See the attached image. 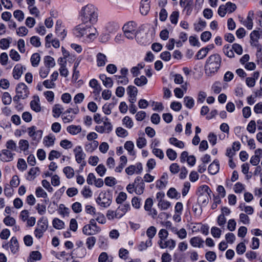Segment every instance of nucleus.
<instances>
[{"label":"nucleus","instance_id":"13d9d810","mask_svg":"<svg viewBox=\"0 0 262 262\" xmlns=\"http://www.w3.org/2000/svg\"><path fill=\"white\" fill-rule=\"evenodd\" d=\"M67 131L70 134L76 135L81 131V127L80 126L71 125L67 127Z\"/></svg>","mask_w":262,"mask_h":262},{"label":"nucleus","instance_id":"052dcab7","mask_svg":"<svg viewBox=\"0 0 262 262\" xmlns=\"http://www.w3.org/2000/svg\"><path fill=\"white\" fill-rule=\"evenodd\" d=\"M63 172L66 174L67 178L68 179L73 178L74 174L73 169L70 166H67L64 167L63 169Z\"/></svg>","mask_w":262,"mask_h":262},{"label":"nucleus","instance_id":"aec40b11","mask_svg":"<svg viewBox=\"0 0 262 262\" xmlns=\"http://www.w3.org/2000/svg\"><path fill=\"white\" fill-rule=\"evenodd\" d=\"M150 9V2L149 0H142L140 2V11L141 14L146 15Z\"/></svg>","mask_w":262,"mask_h":262},{"label":"nucleus","instance_id":"a19ab883","mask_svg":"<svg viewBox=\"0 0 262 262\" xmlns=\"http://www.w3.org/2000/svg\"><path fill=\"white\" fill-rule=\"evenodd\" d=\"M31 62L32 66L34 67H36L39 65L40 60V56L38 53H34L31 57Z\"/></svg>","mask_w":262,"mask_h":262},{"label":"nucleus","instance_id":"f8f14e48","mask_svg":"<svg viewBox=\"0 0 262 262\" xmlns=\"http://www.w3.org/2000/svg\"><path fill=\"white\" fill-rule=\"evenodd\" d=\"M143 170L142 165L138 163L136 165H131L127 167L125 171L127 174L132 176L134 173L139 174Z\"/></svg>","mask_w":262,"mask_h":262},{"label":"nucleus","instance_id":"ddd939ff","mask_svg":"<svg viewBox=\"0 0 262 262\" xmlns=\"http://www.w3.org/2000/svg\"><path fill=\"white\" fill-rule=\"evenodd\" d=\"M158 244L161 249L168 248L170 250H173L176 246V241L172 239L158 241Z\"/></svg>","mask_w":262,"mask_h":262},{"label":"nucleus","instance_id":"6e6552de","mask_svg":"<svg viewBox=\"0 0 262 262\" xmlns=\"http://www.w3.org/2000/svg\"><path fill=\"white\" fill-rule=\"evenodd\" d=\"M103 119L104 120V121L102 125H96L95 129L96 132L100 134H109L113 130V125L112 123L108 121V118L107 117H105Z\"/></svg>","mask_w":262,"mask_h":262},{"label":"nucleus","instance_id":"4be33fe9","mask_svg":"<svg viewBox=\"0 0 262 262\" xmlns=\"http://www.w3.org/2000/svg\"><path fill=\"white\" fill-rule=\"evenodd\" d=\"M254 16L253 11H250L249 12L248 16L246 19L243 21V25L248 29L251 30L253 27V18Z\"/></svg>","mask_w":262,"mask_h":262},{"label":"nucleus","instance_id":"f704fd0d","mask_svg":"<svg viewBox=\"0 0 262 262\" xmlns=\"http://www.w3.org/2000/svg\"><path fill=\"white\" fill-rule=\"evenodd\" d=\"M169 143L174 146L182 149L185 146L184 143L174 137H171L169 139Z\"/></svg>","mask_w":262,"mask_h":262},{"label":"nucleus","instance_id":"c756f323","mask_svg":"<svg viewBox=\"0 0 262 262\" xmlns=\"http://www.w3.org/2000/svg\"><path fill=\"white\" fill-rule=\"evenodd\" d=\"M219 162L217 160H214L211 163L208 167V171L211 174H216L219 170Z\"/></svg>","mask_w":262,"mask_h":262},{"label":"nucleus","instance_id":"37998d69","mask_svg":"<svg viewBox=\"0 0 262 262\" xmlns=\"http://www.w3.org/2000/svg\"><path fill=\"white\" fill-rule=\"evenodd\" d=\"M167 195L171 199H178L180 197V193L174 188H170L167 191Z\"/></svg>","mask_w":262,"mask_h":262},{"label":"nucleus","instance_id":"603ef678","mask_svg":"<svg viewBox=\"0 0 262 262\" xmlns=\"http://www.w3.org/2000/svg\"><path fill=\"white\" fill-rule=\"evenodd\" d=\"M144 134L142 136L139 137L136 141L137 146L139 148H142L146 145L147 141L144 137Z\"/></svg>","mask_w":262,"mask_h":262},{"label":"nucleus","instance_id":"69168bd1","mask_svg":"<svg viewBox=\"0 0 262 262\" xmlns=\"http://www.w3.org/2000/svg\"><path fill=\"white\" fill-rule=\"evenodd\" d=\"M105 184L110 187H113L117 183L116 180L113 177H107L104 180Z\"/></svg>","mask_w":262,"mask_h":262},{"label":"nucleus","instance_id":"9d476101","mask_svg":"<svg viewBox=\"0 0 262 262\" xmlns=\"http://www.w3.org/2000/svg\"><path fill=\"white\" fill-rule=\"evenodd\" d=\"M100 229L97 226L96 223L94 219H91L90 223L84 226L83 232L88 235H94L100 232Z\"/></svg>","mask_w":262,"mask_h":262},{"label":"nucleus","instance_id":"cd10ccee","mask_svg":"<svg viewBox=\"0 0 262 262\" xmlns=\"http://www.w3.org/2000/svg\"><path fill=\"white\" fill-rule=\"evenodd\" d=\"M55 140L54 135L49 134L48 136H45L43 139V143L46 147H51L53 146Z\"/></svg>","mask_w":262,"mask_h":262},{"label":"nucleus","instance_id":"2eb2a0df","mask_svg":"<svg viewBox=\"0 0 262 262\" xmlns=\"http://www.w3.org/2000/svg\"><path fill=\"white\" fill-rule=\"evenodd\" d=\"M126 91L130 103H135L137 100L138 93L137 88L133 85H129L127 88Z\"/></svg>","mask_w":262,"mask_h":262},{"label":"nucleus","instance_id":"8fccbe9b","mask_svg":"<svg viewBox=\"0 0 262 262\" xmlns=\"http://www.w3.org/2000/svg\"><path fill=\"white\" fill-rule=\"evenodd\" d=\"M122 124L127 128H131L134 126V122L129 116H125L122 119Z\"/></svg>","mask_w":262,"mask_h":262},{"label":"nucleus","instance_id":"5fc2aeb1","mask_svg":"<svg viewBox=\"0 0 262 262\" xmlns=\"http://www.w3.org/2000/svg\"><path fill=\"white\" fill-rule=\"evenodd\" d=\"M106 29L109 32H113L119 29L118 24L115 22L108 23L106 25Z\"/></svg>","mask_w":262,"mask_h":262},{"label":"nucleus","instance_id":"a878e982","mask_svg":"<svg viewBox=\"0 0 262 262\" xmlns=\"http://www.w3.org/2000/svg\"><path fill=\"white\" fill-rule=\"evenodd\" d=\"M130 205L128 204H124L120 205L116 209L118 216L120 218L122 217L128 210H130Z\"/></svg>","mask_w":262,"mask_h":262},{"label":"nucleus","instance_id":"09e8293b","mask_svg":"<svg viewBox=\"0 0 262 262\" xmlns=\"http://www.w3.org/2000/svg\"><path fill=\"white\" fill-rule=\"evenodd\" d=\"M18 145L21 150L26 151L29 149V143L27 140L20 139L18 142Z\"/></svg>","mask_w":262,"mask_h":262},{"label":"nucleus","instance_id":"58836bf2","mask_svg":"<svg viewBox=\"0 0 262 262\" xmlns=\"http://www.w3.org/2000/svg\"><path fill=\"white\" fill-rule=\"evenodd\" d=\"M74 152L76 161L77 163L80 164L82 162V149L81 146H76L74 149Z\"/></svg>","mask_w":262,"mask_h":262},{"label":"nucleus","instance_id":"6e6d98bb","mask_svg":"<svg viewBox=\"0 0 262 262\" xmlns=\"http://www.w3.org/2000/svg\"><path fill=\"white\" fill-rule=\"evenodd\" d=\"M6 147L7 149L10 150L16 151L17 149L16 142L12 139H10L7 141Z\"/></svg>","mask_w":262,"mask_h":262},{"label":"nucleus","instance_id":"4d7b16f0","mask_svg":"<svg viewBox=\"0 0 262 262\" xmlns=\"http://www.w3.org/2000/svg\"><path fill=\"white\" fill-rule=\"evenodd\" d=\"M59 213L62 215V216H68L70 210L69 208L66 207L64 205L61 204H60L59 206V210H58Z\"/></svg>","mask_w":262,"mask_h":262},{"label":"nucleus","instance_id":"412c9836","mask_svg":"<svg viewBox=\"0 0 262 262\" xmlns=\"http://www.w3.org/2000/svg\"><path fill=\"white\" fill-rule=\"evenodd\" d=\"M31 109L36 113L41 111V107L40 103V99L38 96H34L33 100L30 102Z\"/></svg>","mask_w":262,"mask_h":262},{"label":"nucleus","instance_id":"393cba45","mask_svg":"<svg viewBox=\"0 0 262 262\" xmlns=\"http://www.w3.org/2000/svg\"><path fill=\"white\" fill-rule=\"evenodd\" d=\"M204 241L199 236L193 237L190 239V245L195 248H202L203 247Z\"/></svg>","mask_w":262,"mask_h":262},{"label":"nucleus","instance_id":"2f4dec72","mask_svg":"<svg viewBox=\"0 0 262 262\" xmlns=\"http://www.w3.org/2000/svg\"><path fill=\"white\" fill-rule=\"evenodd\" d=\"M96 58L97 65L98 67H103L105 65L107 61V58L104 54L99 53L96 56Z\"/></svg>","mask_w":262,"mask_h":262},{"label":"nucleus","instance_id":"72a5a7b5","mask_svg":"<svg viewBox=\"0 0 262 262\" xmlns=\"http://www.w3.org/2000/svg\"><path fill=\"white\" fill-rule=\"evenodd\" d=\"M99 77L106 88H111L113 86V82L112 78L106 77L104 74L100 75Z\"/></svg>","mask_w":262,"mask_h":262},{"label":"nucleus","instance_id":"79ce46f5","mask_svg":"<svg viewBox=\"0 0 262 262\" xmlns=\"http://www.w3.org/2000/svg\"><path fill=\"white\" fill-rule=\"evenodd\" d=\"M98 141H92L89 142L88 143H86L85 145V150L89 152H92L94 151L98 146Z\"/></svg>","mask_w":262,"mask_h":262},{"label":"nucleus","instance_id":"7ed1b4c3","mask_svg":"<svg viewBox=\"0 0 262 262\" xmlns=\"http://www.w3.org/2000/svg\"><path fill=\"white\" fill-rule=\"evenodd\" d=\"M98 36L96 29L91 25L83 26V42L90 43L94 41Z\"/></svg>","mask_w":262,"mask_h":262},{"label":"nucleus","instance_id":"bb28decb","mask_svg":"<svg viewBox=\"0 0 262 262\" xmlns=\"http://www.w3.org/2000/svg\"><path fill=\"white\" fill-rule=\"evenodd\" d=\"M167 177L168 176L167 174H163L161 177L160 180H158L156 181V187L160 189H163L166 186L168 183Z\"/></svg>","mask_w":262,"mask_h":262},{"label":"nucleus","instance_id":"774afa93","mask_svg":"<svg viewBox=\"0 0 262 262\" xmlns=\"http://www.w3.org/2000/svg\"><path fill=\"white\" fill-rule=\"evenodd\" d=\"M222 84L220 81H215L212 86V89L215 94H219L222 91Z\"/></svg>","mask_w":262,"mask_h":262},{"label":"nucleus","instance_id":"ea45409f","mask_svg":"<svg viewBox=\"0 0 262 262\" xmlns=\"http://www.w3.org/2000/svg\"><path fill=\"white\" fill-rule=\"evenodd\" d=\"M44 63L47 68H53L55 65V62L53 57L50 56H46L44 57Z\"/></svg>","mask_w":262,"mask_h":262},{"label":"nucleus","instance_id":"9b49d317","mask_svg":"<svg viewBox=\"0 0 262 262\" xmlns=\"http://www.w3.org/2000/svg\"><path fill=\"white\" fill-rule=\"evenodd\" d=\"M135 193L138 195L143 193L145 189V184L141 177H137L134 180Z\"/></svg>","mask_w":262,"mask_h":262},{"label":"nucleus","instance_id":"a18cd8bd","mask_svg":"<svg viewBox=\"0 0 262 262\" xmlns=\"http://www.w3.org/2000/svg\"><path fill=\"white\" fill-rule=\"evenodd\" d=\"M152 245V241L150 239H147L145 242H141L138 246V249L140 251L146 250L148 247Z\"/></svg>","mask_w":262,"mask_h":262},{"label":"nucleus","instance_id":"7c9ffc66","mask_svg":"<svg viewBox=\"0 0 262 262\" xmlns=\"http://www.w3.org/2000/svg\"><path fill=\"white\" fill-rule=\"evenodd\" d=\"M42 255L38 251H33L30 253L27 260L28 262H34V260H39L41 259Z\"/></svg>","mask_w":262,"mask_h":262},{"label":"nucleus","instance_id":"0eeeda50","mask_svg":"<svg viewBox=\"0 0 262 262\" xmlns=\"http://www.w3.org/2000/svg\"><path fill=\"white\" fill-rule=\"evenodd\" d=\"M96 201L101 207L106 208L111 204L112 197L108 192L102 191L99 193Z\"/></svg>","mask_w":262,"mask_h":262},{"label":"nucleus","instance_id":"c9c22d12","mask_svg":"<svg viewBox=\"0 0 262 262\" xmlns=\"http://www.w3.org/2000/svg\"><path fill=\"white\" fill-rule=\"evenodd\" d=\"M158 207L162 210H166L171 206V203L169 201L160 199L158 204Z\"/></svg>","mask_w":262,"mask_h":262},{"label":"nucleus","instance_id":"6ab92c4d","mask_svg":"<svg viewBox=\"0 0 262 262\" xmlns=\"http://www.w3.org/2000/svg\"><path fill=\"white\" fill-rule=\"evenodd\" d=\"M259 36V33L258 31L254 30L250 34L251 45L253 46L257 47L260 51L261 50V46L258 43Z\"/></svg>","mask_w":262,"mask_h":262},{"label":"nucleus","instance_id":"4468645a","mask_svg":"<svg viewBox=\"0 0 262 262\" xmlns=\"http://www.w3.org/2000/svg\"><path fill=\"white\" fill-rule=\"evenodd\" d=\"M55 33L61 40L64 39L67 34V32L63 26H62V22L60 20L56 21L55 25Z\"/></svg>","mask_w":262,"mask_h":262},{"label":"nucleus","instance_id":"f3484780","mask_svg":"<svg viewBox=\"0 0 262 262\" xmlns=\"http://www.w3.org/2000/svg\"><path fill=\"white\" fill-rule=\"evenodd\" d=\"M14 155H15V154L12 153L11 150L4 149L1 151L0 154L1 159L3 162L12 161L13 160Z\"/></svg>","mask_w":262,"mask_h":262},{"label":"nucleus","instance_id":"20e7f679","mask_svg":"<svg viewBox=\"0 0 262 262\" xmlns=\"http://www.w3.org/2000/svg\"><path fill=\"white\" fill-rule=\"evenodd\" d=\"M200 193L198 198V202L202 206H206L209 202L210 198L211 190L206 185H202L198 188Z\"/></svg>","mask_w":262,"mask_h":262},{"label":"nucleus","instance_id":"c03bdc74","mask_svg":"<svg viewBox=\"0 0 262 262\" xmlns=\"http://www.w3.org/2000/svg\"><path fill=\"white\" fill-rule=\"evenodd\" d=\"M147 82V79L144 76H141L140 77L136 78L134 80V83L138 86H142L145 85Z\"/></svg>","mask_w":262,"mask_h":262},{"label":"nucleus","instance_id":"bf43d9fd","mask_svg":"<svg viewBox=\"0 0 262 262\" xmlns=\"http://www.w3.org/2000/svg\"><path fill=\"white\" fill-rule=\"evenodd\" d=\"M157 232V229L154 226H150L146 230V235L148 239L152 241V238L155 236Z\"/></svg>","mask_w":262,"mask_h":262},{"label":"nucleus","instance_id":"f03ea898","mask_svg":"<svg viewBox=\"0 0 262 262\" xmlns=\"http://www.w3.org/2000/svg\"><path fill=\"white\" fill-rule=\"evenodd\" d=\"M222 62V58L218 54L210 55L205 66V73L208 75L214 74L219 70Z\"/></svg>","mask_w":262,"mask_h":262},{"label":"nucleus","instance_id":"338daca9","mask_svg":"<svg viewBox=\"0 0 262 262\" xmlns=\"http://www.w3.org/2000/svg\"><path fill=\"white\" fill-rule=\"evenodd\" d=\"M96 171L100 177H103L106 171V168L103 164H100L96 167Z\"/></svg>","mask_w":262,"mask_h":262},{"label":"nucleus","instance_id":"dca6fc26","mask_svg":"<svg viewBox=\"0 0 262 262\" xmlns=\"http://www.w3.org/2000/svg\"><path fill=\"white\" fill-rule=\"evenodd\" d=\"M16 93L20 95L21 97L26 98L28 96L29 91L28 86L24 83H20L16 86Z\"/></svg>","mask_w":262,"mask_h":262},{"label":"nucleus","instance_id":"473e14b6","mask_svg":"<svg viewBox=\"0 0 262 262\" xmlns=\"http://www.w3.org/2000/svg\"><path fill=\"white\" fill-rule=\"evenodd\" d=\"M124 148L128 151L129 155L132 156H134L135 155V151L134 150L135 145L133 141H126L124 144Z\"/></svg>","mask_w":262,"mask_h":262},{"label":"nucleus","instance_id":"864d4df0","mask_svg":"<svg viewBox=\"0 0 262 262\" xmlns=\"http://www.w3.org/2000/svg\"><path fill=\"white\" fill-rule=\"evenodd\" d=\"M2 100L4 104L9 105L12 102V98L8 92H4L2 97Z\"/></svg>","mask_w":262,"mask_h":262},{"label":"nucleus","instance_id":"4c0bfd02","mask_svg":"<svg viewBox=\"0 0 262 262\" xmlns=\"http://www.w3.org/2000/svg\"><path fill=\"white\" fill-rule=\"evenodd\" d=\"M223 51L225 55L227 57L229 58H233L234 57L232 47L231 48L229 45H225L223 47Z\"/></svg>","mask_w":262,"mask_h":262},{"label":"nucleus","instance_id":"f257e3e1","mask_svg":"<svg viewBox=\"0 0 262 262\" xmlns=\"http://www.w3.org/2000/svg\"><path fill=\"white\" fill-rule=\"evenodd\" d=\"M98 12L93 5L89 4L83 8V25H93L97 22Z\"/></svg>","mask_w":262,"mask_h":262},{"label":"nucleus","instance_id":"e433bc0d","mask_svg":"<svg viewBox=\"0 0 262 262\" xmlns=\"http://www.w3.org/2000/svg\"><path fill=\"white\" fill-rule=\"evenodd\" d=\"M63 108L60 104H57L54 105L52 109L53 116L55 118L59 117L62 113Z\"/></svg>","mask_w":262,"mask_h":262},{"label":"nucleus","instance_id":"39448f33","mask_svg":"<svg viewBox=\"0 0 262 262\" xmlns=\"http://www.w3.org/2000/svg\"><path fill=\"white\" fill-rule=\"evenodd\" d=\"M125 37L129 39L134 38L138 33L137 24L134 21H129L122 28Z\"/></svg>","mask_w":262,"mask_h":262},{"label":"nucleus","instance_id":"1a4fd4ad","mask_svg":"<svg viewBox=\"0 0 262 262\" xmlns=\"http://www.w3.org/2000/svg\"><path fill=\"white\" fill-rule=\"evenodd\" d=\"M29 136L35 142H39L42 137L43 132L41 129H37L35 126H32L27 128Z\"/></svg>","mask_w":262,"mask_h":262},{"label":"nucleus","instance_id":"e2e57ef3","mask_svg":"<svg viewBox=\"0 0 262 262\" xmlns=\"http://www.w3.org/2000/svg\"><path fill=\"white\" fill-rule=\"evenodd\" d=\"M206 259L209 262H213L216 259V254L213 251H208L205 254Z\"/></svg>","mask_w":262,"mask_h":262},{"label":"nucleus","instance_id":"3c124183","mask_svg":"<svg viewBox=\"0 0 262 262\" xmlns=\"http://www.w3.org/2000/svg\"><path fill=\"white\" fill-rule=\"evenodd\" d=\"M53 226L56 229H61L64 228V222L58 218H55L52 222Z\"/></svg>","mask_w":262,"mask_h":262},{"label":"nucleus","instance_id":"b1692460","mask_svg":"<svg viewBox=\"0 0 262 262\" xmlns=\"http://www.w3.org/2000/svg\"><path fill=\"white\" fill-rule=\"evenodd\" d=\"M9 247L13 254L16 253L19 250L18 242L15 236H13L9 242Z\"/></svg>","mask_w":262,"mask_h":262},{"label":"nucleus","instance_id":"49530a36","mask_svg":"<svg viewBox=\"0 0 262 262\" xmlns=\"http://www.w3.org/2000/svg\"><path fill=\"white\" fill-rule=\"evenodd\" d=\"M206 23L201 19H200L198 23L194 24V29L196 32L202 31L206 27Z\"/></svg>","mask_w":262,"mask_h":262},{"label":"nucleus","instance_id":"de8ad7c7","mask_svg":"<svg viewBox=\"0 0 262 262\" xmlns=\"http://www.w3.org/2000/svg\"><path fill=\"white\" fill-rule=\"evenodd\" d=\"M184 103L186 107L190 109L193 107L194 101L191 97L185 96L184 98Z\"/></svg>","mask_w":262,"mask_h":262},{"label":"nucleus","instance_id":"423d86ee","mask_svg":"<svg viewBox=\"0 0 262 262\" xmlns=\"http://www.w3.org/2000/svg\"><path fill=\"white\" fill-rule=\"evenodd\" d=\"M48 228V220L45 217H41L37 222V227L34 230V235L37 238L42 237L44 232Z\"/></svg>","mask_w":262,"mask_h":262},{"label":"nucleus","instance_id":"a211bd4d","mask_svg":"<svg viewBox=\"0 0 262 262\" xmlns=\"http://www.w3.org/2000/svg\"><path fill=\"white\" fill-rule=\"evenodd\" d=\"M260 75L259 71H255L253 73L251 77H247L245 80L246 85L250 88H253L255 86L256 80L258 78Z\"/></svg>","mask_w":262,"mask_h":262},{"label":"nucleus","instance_id":"5701e85b","mask_svg":"<svg viewBox=\"0 0 262 262\" xmlns=\"http://www.w3.org/2000/svg\"><path fill=\"white\" fill-rule=\"evenodd\" d=\"M26 70L20 64H17L13 70V76L15 79H19L23 73V70Z\"/></svg>","mask_w":262,"mask_h":262},{"label":"nucleus","instance_id":"680f3d73","mask_svg":"<svg viewBox=\"0 0 262 262\" xmlns=\"http://www.w3.org/2000/svg\"><path fill=\"white\" fill-rule=\"evenodd\" d=\"M116 133L117 135L121 138H124L127 136L128 132L124 128L121 127H118L116 129Z\"/></svg>","mask_w":262,"mask_h":262},{"label":"nucleus","instance_id":"0e129e2a","mask_svg":"<svg viewBox=\"0 0 262 262\" xmlns=\"http://www.w3.org/2000/svg\"><path fill=\"white\" fill-rule=\"evenodd\" d=\"M256 129V125L255 121L254 120H251L247 126V131L250 133L253 134L255 132Z\"/></svg>","mask_w":262,"mask_h":262},{"label":"nucleus","instance_id":"c85d7f7f","mask_svg":"<svg viewBox=\"0 0 262 262\" xmlns=\"http://www.w3.org/2000/svg\"><path fill=\"white\" fill-rule=\"evenodd\" d=\"M39 174V169L38 167L31 168L28 173L27 179L29 181L33 180Z\"/></svg>","mask_w":262,"mask_h":262}]
</instances>
